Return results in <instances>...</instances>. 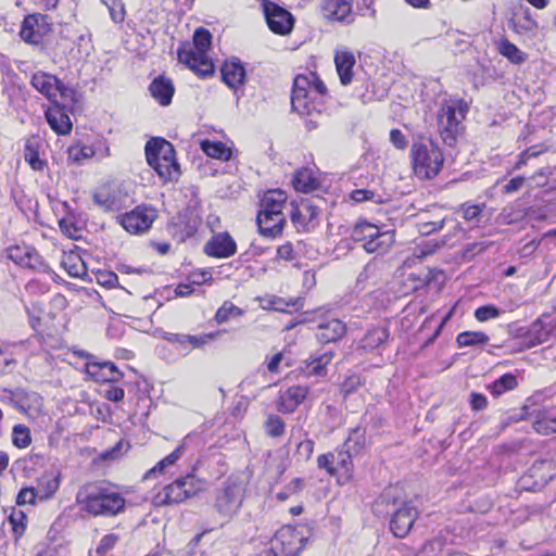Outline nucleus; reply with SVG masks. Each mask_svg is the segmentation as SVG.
<instances>
[{"mask_svg": "<svg viewBox=\"0 0 556 556\" xmlns=\"http://www.w3.org/2000/svg\"><path fill=\"white\" fill-rule=\"evenodd\" d=\"M80 510L94 517H115L125 510V497L112 488L90 483L81 486L76 494Z\"/></svg>", "mask_w": 556, "mask_h": 556, "instance_id": "f257e3e1", "label": "nucleus"}, {"mask_svg": "<svg viewBox=\"0 0 556 556\" xmlns=\"http://www.w3.org/2000/svg\"><path fill=\"white\" fill-rule=\"evenodd\" d=\"M326 96L327 88L315 73L300 74L294 78L291 104L298 113L320 112Z\"/></svg>", "mask_w": 556, "mask_h": 556, "instance_id": "f03ea898", "label": "nucleus"}, {"mask_svg": "<svg viewBox=\"0 0 556 556\" xmlns=\"http://www.w3.org/2000/svg\"><path fill=\"white\" fill-rule=\"evenodd\" d=\"M212 35L205 28H198L193 35V42H184L178 49V60L201 77L214 73V64L208 56Z\"/></svg>", "mask_w": 556, "mask_h": 556, "instance_id": "7ed1b4c3", "label": "nucleus"}, {"mask_svg": "<svg viewBox=\"0 0 556 556\" xmlns=\"http://www.w3.org/2000/svg\"><path fill=\"white\" fill-rule=\"evenodd\" d=\"M410 159L415 175L421 179H431L442 169L444 155L441 149L430 139L420 137L414 140Z\"/></svg>", "mask_w": 556, "mask_h": 556, "instance_id": "20e7f679", "label": "nucleus"}, {"mask_svg": "<svg viewBox=\"0 0 556 556\" xmlns=\"http://www.w3.org/2000/svg\"><path fill=\"white\" fill-rule=\"evenodd\" d=\"M247 481L241 476H229L223 484L216 489L213 507L226 521L235 517L244 501Z\"/></svg>", "mask_w": 556, "mask_h": 556, "instance_id": "39448f33", "label": "nucleus"}, {"mask_svg": "<svg viewBox=\"0 0 556 556\" xmlns=\"http://www.w3.org/2000/svg\"><path fill=\"white\" fill-rule=\"evenodd\" d=\"M148 164L164 181L174 180L179 175V165L175 157V150L170 142L162 138H153L146 144Z\"/></svg>", "mask_w": 556, "mask_h": 556, "instance_id": "423d86ee", "label": "nucleus"}, {"mask_svg": "<svg viewBox=\"0 0 556 556\" xmlns=\"http://www.w3.org/2000/svg\"><path fill=\"white\" fill-rule=\"evenodd\" d=\"M206 488V481L187 475L176 479L174 482L163 486L153 497L155 506H168L182 503L187 498L193 497L203 492Z\"/></svg>", "mask_w": 556, "mask_h": 556, "instance_id": "0eeeda50", "label": "nucleus"}, {"mask_svg": "<svg viewBox=\"0 0 556 556\" xmlns=\"http://www.w3.org/2000/svg\"><path fill=\"white\" fill-rule=\"evenodd\" d=\"M467 112L460 100H450L442 104L438 114V127L443 141L452 146L462 129V122Z\"/></svg>", "mask_w": 556, "mask_h": 556, "instance_id": "6e6552de", "label": "nucleus"}, {"mask_svg": "<svg viewBox=\"0 0 556 556\" xmlns=\"http://www.w3.org/2000/svg\"><path fill=\"white\" fill-rule=\"evenodd\" d=\"M307 535L304 528L281 527L270 541L275 556H296L305 546Z\"/></svg>", "mask_w": 556, "mask_h": 556, "instance_id": "1a4fd4ad", "label": "nucleus"}, {"mask_svg": "<svg viewBox=\"0 0 556 556\" xmlns=\"http://www.w3.org/2000/svg\"><path fill=\"white\" fill-rule=\"evenodd\" d=\"M30 85L51 104L58 102V97L64 101L73 100L75 91L66 87L55 75L38 71L33 74Z\"/></svg>", "mask_w": 556, "mask_h": 556, "instance_id": "9d476101", "label": "nucleus"}, {"mask_svg": "<svg viewBox=\"0 0 556 556\" xmlns=\"http://www.w3.org/2000/svg\"><path fill=\"white\" fill-rule=\"evenodd\" d=\"M156 216L157 214L154 208L141 205L122 215L119 224L127 232L138 235L150 229Z\"/></svg>", "mask_w": 556, "mask_h": 556, "instance_id": "9b49d317", "label": "nucleus"}, {"mask_svg": "<svg viewBox=\"0 0 556 556\" xmlns=\"http://www.w3.org/2000/svg\"><path fill=\"white\" fill-rule=\"evenodd\" d=\"M263 10L271 31L279 35H286L291 31L293 17L287 10L268 1L263 3Z\"/></svg>", "mask_w": 556, "mask_h": 556, "instance_id": "f8f14e48", "label": "nucleus"}, {"mask_svg": "<svg viewBox=\"0 0 556 556\" xmlns=\"http://www.w3.org/2000/svg\"><path fill=\"white\" fill-rule=\"evenodd\" d=\"M45 116L50 128L60 136L71 134L73 124L65 103L59 101L50 104L45 110Z\"/></svg>", "mask_w": 556, "mask_h": 556, "instance_id": "ddd939ff", "label": "nucleus"}, {"mask_svg": "<svg viewBox=\"0 0 556 556\" xmlns=\"http://www.w3.org/2000/svg\"><path fill=\"white\" fill-rule=\"evenodd\" d=\"M418 517V510L412 503H403L390 521V529L396 538H404L410 531Z\"/></svg>", "mask_w": 556, "mask_h": 556, "instance_id": "4468645a", "label": "nucleus"}, {"mask_svg": "<svg viewBox=\"0 0 556 556\" xmlns=\"http://www.w3.org/2000/svg\"><path fill=\"white\" fill-rule=\"evenodd\" d=\"M237 252V243L228 232H218L204 244V253L216 258H227Z\"/></svg>", "mask_w": 556, "mask_h": 556, "instance_id": "2eb2a0df", "label": "nucleus"}, {"mask_svg": "<svg viewBox=\"0 0 556 556\" xmlns=\"http://www.w3.org/2000/svg\"><path fill=\"white\" fill-rule=\"evenodd\" d=\"M309 393L305 386H292L281 391L277 401V409L282 414L293 413L304 402Z\"/></svg>", "mask_w": 556, "mask_h": 556, "instance_id": "dca6fc26", "label": "nucleus"}, {"mask_svg": "<svg viewBox=\"0 0 556 556\" xmlns=\"http://www.w3.org/2000/svg\"><path fill=\"white\" fill-rule=\"evenodd\" d=\"M219 332L203 333L199 336L184 334V333H169L166 340L175 344L178 349L189 352L193 349H201L214 341Z\"/></svg>", "mask_w": 556, "mask_h": 556, "instance_id": "f3484780", "label": "nucleus"}, {"mask_svg": "<svg viewBox=\"0 0 556 556\" xmlns=\"http://www.w3.org/2000/svg\"><path fill=\"white\" fill-rule=\"evenodd\" d=\"M91 356L87 355L86 372L96 381L115 382L122 379L123 374L115 364L111 362H91Z\"/></svg>", "mask_w": 556, "mask_h": 556, "instance_id": "a211bd4d", "label": "nucleus"}, {"mask_svg": "<svg viewBox=\"0 0 556 556\" xmlns=\"http://www.w3.org/2000/svg\"><path fill=\"white\" fill-rule=\"evenodd\" d=\"M345 332V324L340 319L332 318L318 324L316 338L321 343H331L340 340Z\"/></svg>", "mask_w": 556, "mask_h": 556, "instance_id": "6ab92c4d", "label": "nucleus"}, {"mask_svg": "<svg viewBox=\"0 0 556 556\" xmlns=\"http://www.w3.org/2000/svg\"><path fill=\"white\" fill-rule=\"evenodd\" d=\"M256 220L261 235L268 238L280 236L286 225L285 214H257Z\"/></svg>", "mask_w": 556, "mask_h": 556, "instance_id": "aec40b11", "label": "nucleus"}, {"mask_svg": "<svg viewBox=\"0 0 556 556\" xmlns=\"http://www.w3.org/2000/svg\"><path fill=\"white\" fill-rule=\"evenodd\" d=\"M224 83L231 89H238L244 84L245 70L239 60L226 61L222 66Z\"/></svg>", "mask_w": 556, "mask_h": 556, "instance_id": "412c9836", "label": "nucleus"}, {"mask_svg": "<svg viewBox=\"0 0 556 556\" xmlns=\"http://www.w3.org/2000/svg\"><path fill=\"white\" fill-rule=\"evenodd\" d=\"M287 203V194L282 190H268L262 201L258 214H283L282 210Z\"/></svg>", "mask_w": 556, "mask_h": 556, "instance_id": "4be33fe9", "label": "nucleus"}, {"mask_svg": "<svg viewBox=\"0 0 556 556\" xmlns=\"http://www.w3.org/2000/svg\"><path fill=\"white\" fill-rule=\"evenodd\" d=\"M355 62V56L351 51L344 49L336 52L334 63L342 85H349L352 81Z\"/></svg>", "mask_w": 556, "mask_h": 556, "instance_id": "5701e85b", "label": "nucleus"}, {"mask_svg": "<svg viewBox=\"0 0 556 556\" xmlns=\"http://www.w3.org/2000/svg\"><path fill=\"white\" fill-rule=\"evenodd\" d=\"M93 202L103 211H118L122 206L121 192L109 187L98 189L92 195Z\"/></svg>", "mask_w": 556, "mask_h": 556, "instance_id": "b1692460", "label": "nucleus"}, {"mask_svg": "<svg viewBox=\"0 0 556 556\" xmlns=\"http://www.w3.org/2000/svg\"><path fill=\"white\" fill-rule=\"evenodd\" d=\"M332 358L333 352L331 351L312 355L303 363L301 371L307 377L324 376L326 374V367L331 363Z\"/></svg>", "mask_w": 556, "mask_h": 556, "instance_id": "393cba45", "label": "nucleus"}, {"mask_svg": "<svg viewBox=\"0 0 556 556\" xmlns=\"http://www.w3.org/2000/svg\"><path fill=\"white\" fill-rule=\"evenodd\" d=\"M149 90L151 96L163 106H166L172 102V98L175 92L172 80L164 76L154 78Z\"/></svg>", "mask_w": 556, "mask_h": 556, "instance_id": "a878e982", "label": "nucleus"}, {"mask_svg": "<svg viewBox=\"0 0 556 556\" xmlns=\"http://www.w3.org/2000/svg\"><path fill=\"white\" fill-rule=\"evenodd\" d=\"M318 210L307 200H302L291 212V222L298 228L308 227L317 217Z\"/></svg>", "mask_w": 556, "mask_h": 556, "instance_id": "bb28decb", "label": "nucleus"}, {"mask_svg": "<svg viewBox=\"0 0 556 556\" xmlns=\"http://www.w3.org/2000/svg\"><path fill=\"white\" fill-rule=\"evenodd\" d=\"M48 17L41 13H34L27 15L22 24L20 31L21 38L28 43H38L42 34L36 28L38 21L46 22Z\"/></svg>", "mask_w": 556, "mask_h": 556, "instance_id": "cd10ccee", "label": "nucleus"}, {"mask_svg": "<svg viewBox=\"0 0 556 556\" xmlns=\"http://www.w3.org/2000/svg\"><path fill=\"white\" fill-rule=\"evenodd\" d=\"M60 488L59 472H45L37 481V492L40 501L51 498Z\"/></svg>", "mask_w": 556, "mask_h": 556, "instance_id": "c85d7f7f", "label": "nucleus"}, {"mask_svg": "<svg viewBox=\"0 0 556 556\" xmlns=\"http://www.w3.org/2000/svg\"><path fill=\"white\" fill-rule=\"evenodd\" d=\"M292 185L296 191L308 193L319 187L318 179L309 168H301L294 173Z\"/></svg>", "mask_w": 556, "mask_h": 556, "instance_id": "c756f323", "label": "nucleus"}, {"mask_svg": "<svg viewBox=\"0 0 556 556\" xmlns=\"http://www.w3.org/2000/svg\"><path fill=\"white\" fill-rule=\"evenodd\" d=\"M389 338V331L386 327L378 326L367 330L361 341V346L364 350L372 351L383 344Z\"/></svg>", "mask_w": 556, "mask_h": 556, "instance_id": "7c9ffc66", "label": "nucleus"}, {"mask_svg": "<svg viewBox=\"0 0 556 556\" xmlns=\"http://www.w3.org/2000/svg\"><path fill=\"white\" fill-rule=\"evenodd\" d=\"M394 241L395 235L392 230L381 231L378 229L377 237L371 242H367L365 250L368 253L383 254L393 245Z\"/></svg>", "mask_w": 556, "mask_h": 556, "instance_id": "2f4dec72", "label": "nucleus"}, {"mask_svg": "<svg viewBox=\"0 0 556 556\" xmlns=\"http://www.w3.org/2000/svg\"><path fill=\"white\" fill-rule=\"evenodd\" d=\"M8 256L16 264L24 267H34L38 262V254L34 249L13 247L8 250Z\"/></svg>", "mask_w": 556, "mask_h": 556, "instance_id": "473e14b6", "label": "nucleus"}, {"mask_svg": "<svg viewBox=\"0 0 556 556\" xmlns=\"http://www.w3.org/2000/svg\"><path fill=\"white\" fill-rule=\"evenodd\" d=\"M378 227L367 222L358 223L352 229V238L354 241L362 242L363 248L367 245V242H371L378 235Z\"/></svg>", "mask_w": 556, "mask_h": 556, "instance_id": "72a5a7b5", "label": "nucleus"}, {"mask_svg": "<svg viewBox=\"0 0 556 556\" xmlns=\"http://www.w3.org/2000/svg\"><path fill=\"white\" fill-rule=\"evenodd\" d=\"M533 429L542 435H549L556 432V416L546 410L539 412L533 421Z\"/></svg>", "mask_w": 556, "mask_h": 556, "instance_id": "f704fd0d", "label": "nucleus"}, {"mask_svg": "<svg viewBox=\"0 0 556 556\" xmlns=\"http://www.w3.org/2000/svg\"><path fill=\"white\" fill-rule=\"evenodd\" d=\"M202 151L210 157L228 161L231 157V151L220 141L203 140L201 142Z\"/></svg>", "mask_w": 556, "mask_h": 556, "instance_id": "c9c22d12", "label": "nucleus"}, {"mask_svg": "<svg viewBox=\"0 0 556 556\" xmlns=\"http://www.w3.org/2000/svg\"><path fill=\"white\" fill-rule=\"evenodd\" d=\"M38 148L36 140H27L24 149V159L34 170L41 172L47 166V162L40 159Z\"/></svg>", "mask_w": 556, "mask_h": 556, "instance_id": "e433bc0d", "label": "nucleus"}, {"mask_svg": "<svg viewBox=\"0 0 556 556\" xmlns=\"http://www.w3.org/2000/svg\"><path fill=\"white\" fill-rule=\"evenodd\" d=\"M551 329H548L541 319H536L529 329L528 346H536L545 343L549 339Z\"/></svg>", "mask_w": 556, "mask_h": 556, "instance_id": "4c0bfd02", "label": "nucleus"}, {"mask_svg": "<svg viewBox=\"0 0 556 556\" xmlns=\"http://www.w3.org/2000/svg\"><path fill=\"white\" fill-rule=\"evenodd\" d=\"M517 378L513 374H505L496 379L490 387L489 390L494 396H501L507 391H511L517 388Z\"/></svg>", "mask_w": 556, "mask_h": 556, "instance_id": "58836bf2", "label": "nucleus"}, {"mask_svg": "<svg viewBox=\"0 0 556 556\" xmlns=\"http://www.w3.org/2000/svg\"><path fill=\"white\" fill-rule=\"evenodd\" d=\"M336 454V462L334 464L337 465V471L338 470H343V477L342 479L344 480L343 482H348L352 479V454L353 451H350L349 448L345 447L344 451H338L334 453Z\"/></svg>", "mask_w": 556, "mask_h": 556, "instance_id": "ea45409f", "label": "nucleus"}, {"mask_svg": "<svg viewBox=\"0 0 556 556\" xmlns=\"http://www.w3.org/2000/svg\"><path fill=\"white\" fill-rule=\"evenodd\" d=\"M456 342L460 348L475 345L481 346L489 342V337L481 331H464L457 336Z\"/></svg>", "mask_w": 556, "mask_h": 556, "instance_id": "a19ab883", "label": "nucleus"}, {"mask_svg": "<svg viewBox=\"0 0 556 556\" xmlns=\"http://www.w3.org/2000/svg\"><path fill=\"white\" fill-rule=\"evenodd\" d=\"M64 268L72 277H83L87 274L86 266L79 255L71 253L62 261Z\"/></svg>", "mask_w": 556, "mask_h": 556, "instance_id": "79ce46f5", "label": "nucleus"}, {"mask_svg": "<svg viewBox=\"0 0 556 556\" xmlns=\"http://www.w3.org/2000/svg\"><path fill=\"white\" fill-rule=\"evenodd\" d=\"M498 49L502 55L515 64H521L526 61V54L508 40L501 41Z\"/></svg>", "mask_w": 556, "mask_h": 556, "instance_id": "37998d69", "label": "nucleus"}, {"mask_svg": "<svg viewBox=\"0 0 556 556\" xmlns=\"http://www.w3.org/2000/svg\"><path fill=\"white\" fill-rule=\"evenodd\" d=\"M243 315V311L236 306L233 303L226 301L224 304L217 309L215 314V320L218 324L227 323L229 319L237 318Z\"/></svg>", "mask_w": 556, "mask_h": 556, "instance_id": "c03bdc74", "label": "nucleus"}, {"mask_svg": "<svg viewBox=\"0 0 556 556\" xmlns=\"http://www.w3.org/2000/svg\"><path fill=\"white\" fill-rule=\"evenodd\" d=\"M12 443L17 448H26L31 443L30 430L25 425H16L12 431Z\"/></svg>", "mask_w": 556, "mask_h": 556, "instance_id": "a18cd8bd", "label": "nucleus"}, {"mask_svg": "<svg viewBox=\"0 0 556 556\" xmlns=\"http://www.w3.org/2000/svg\"><path fill=\"white\" fill-rule=\"evenodd\" d=\"M26 515L22 510H13L9 516L15 540H18L26 529Z\"/></svg>", "mask_w": 556, "mask_h": 556, "instance_id": "49530a36", "label": "nucleus"}, {"mask_svg": "<svg viewBox=\"0 0 556 556\" xmlns=\"http://www.w3.org/2000/svg\"><path fill=\"white\" fill-rule=\"evenodd\" d=\"M365 445V433L359 428H355L348 437L344 446L354 454H357Z\"/></svg>", "mask_w": 556, "mask_h": 556, "instance_id": "de8ad7c7", "label": "nucleus"}, {"mask_svg": "<svg viewBox=\"0 0 556 556\" xmlns=\"http://www.w3.org/2000/svg\"><path fill=\"white\" fill-rule=\"evenodd\" d=\"M445 243V240L439 241L435 239L424 241L421 244L416 247L414 255L418 258L426 257L428 255L433 254L438 249H440Z\"/></svg>", "mask_w": 556, "mask_h": 556, "instance_id": "09e8293b", "label": "nucleus"}, {"mask_svg": "<svg viewBox=\"0 0 556 556\" xmlns=\"http://www.w3.org/2000/svg\"><path fill=\"white\" fill-rule=\"evenodd\" d=\"M286 425L283 420L277 415L268 416L265 422L266 433L270 437H280L285 432Z\"/></svg>", "mask_w": 556, "mask_h": 556, "instance_id": "8fccbe9b", "label": "nucleus"}, {"mask_svg": "<svg viewBox=\"0 0 556 556\" xmlns=\"http://www.w3.org/2000/svg\"><path fill=\"white\" fill-rule=\"evenodd\" d=\"M547 150V148L545 147H539V146H532L530 148H528L527 150H525L520 155H519V160L518 162L516 163V165L514 166V170H518L520 169L522 166H525L527 164V162L532 159V157H536L539 155H541L543 152H545Z\"/></svg>", "mask_w": 556, "mask_h": 556, "instance_id": "3c124183", "label": "nucleus"}, {"mask_svg": "<svg viewBox=\"0 0 556 556\" xmlns=\"http://www.w3.org/2000/svg\"><path fill=\"white\" fill-rule=\"evenodd\" d=\"M94 154L91 147H71L68 149V159L73 162H80L81 160L90 159Z\"/></svg>", "mask_w": 556, "mask_h": 556, "instance_id": "603ef678", "label": "nucleus"}, {"mask_svg": "<svg viewBox=\"0 0 556 556\" xmlns=\"http://www.w3.org/2000/svg\"><path fill=\"white\" fill-rule=\"evenodd\" d=\"M351 4L346 1L338 0L334 4V9L330 10L329 16L336 21H344L351 13Z\"/></svg>", "mask_w": 556, "mask_h": 556, "instance_id": "864d4df0", "label": "nucleus"}, {"mask_svg": "<svg viewBox=\"0 0 556 556\" xmlns=\"http://www.w3.org/2000/svg\"><path fill=\"white\" fill-rule=\"evenodd\" d=\"M500 315V309L494 305L480 306L475 312V317L479 321H486L489 319L497 318Z\"/></svg>", "mask_w": 556, "mask_h": 556, "instance_id": "5fc2aeb1", "label": "nucleus"}, {"mask_svg": "<svg viewBox=\"0 0 556 556\" xmlns=\"http://www.w3.org/2000/svg\"><path fill=\"white\" fill-rule=\"evenodd\" d=\"M36 498H39V494L36 488H24L22 489L16 497L17 505L35 504Z\"/></svg>", "mask_w": 556, "mask_h": 556, "instance_id": "6e6d98bb", "label": "nucleus"}, {"mask_svg": "<svg viewBox=\"0 0 556 556\" xmlns=\"http://www.w3.org/2000/svg\"><path fill=\"white\" fill-rule=\"evenodd\" d=\"M59 227L63 235L70 239H77L79 237V229L71 218L60 219Z\"/></svg>", "mask_w": 556, "mask_h": 556, "instance_id": "4d7b16f0", "label": "nucleus"}, {"mask_svg": "<svg viewBox=\"0 0 556 556\" xmlns=\"http://www.w3.org/2000/svg\"><path fill=\"white\" fill-rule=\"evenodd\" d=\"M336 454L328 453L318 456L317 464L319 468L326 469L328 473L334 475L337 472V468L334 467Z\"/></svg>", "mask_w": 556, "mask_h": 556, "instance_id": "13d9d810", "label": "nucleus"}, {"mask_svg": "<svg viewBox=\"0 0 556 556\" xmlns=\"http://www.w3.org/2000/svg\"><path fill=\"white\" fill-rule=\"evenodd\" d=\"M551 174L549 167L541 168L531 176L530 180L533 181L534 187H544L547 185Z\"/></svg>", "mask_w": 556, "mask_h": 556, "instance_id": "bf43d9fd", "label": "nucleus"}, {"mask_svg": "<svg viewBox=\"0 0 556 556\" xmlns=\"http://www.w3.org/2000/svg\"><path fill=\"white\" fill-rule=\"evenodd\" d=\"M375 197V192L367 189H357L352 191L350 194L351 200L356 203H362L365 201H376Z\"/></svg>", "mask_w": 556, "mask_h": 556, "instance_id": "052dcab7", "label": "nucleus"}, {"mask_svg": "<svg viewBox=\"0 0 556 556\" xmlns=\"http://www.w3.org/2000/svg\"><path fill=\"white\" fill-rule=\"evenodd\" d=\"M118 540H119V536L114 533L104 535L100 541V544L98 546V552L105 553L108 551H111L116 545Z\"/></svg>", "mask_w": 556, "mask_h": 556, "instance_id": "680f3d73", "label": "nucleus"}, {"mask_svg": "<svg viewBox=\"0 0 556 556\" xmlns=\"http://www.w3.org/2000/svg\"><path fill=\"white\" fill-rule=\"evenodd\" d=\"M447 222L446 218H443L439 222H429V223H422L419 225V232L424 236H428L437 230H440L443 228V225Z\"/></svg>", "mask_w": 556, "mask_h": 556, "instance_id": "e2e57ef3", "label": "nucleus"}, {"mask_svg": "<svg viewBox=\"0 0 556 556\" xmlns=\"http://www.w3.org/2000/svg\"><path fill=\"white\" fill-rule=\"evenodd\" d=\"M390 141L396 149H400V150H404L407 147L406 137L400 129L391 130Z\"/></svg>", "mask_w": 556, "mask_h": 556, "instance_id": "0e129e2a", "label": "nucleus"}, {"mask_svg": "<svg viewBox=\"0 0 556 556\" xmlns=\"http://www.w3.org/2000/svg\"><path fill=\"white\" fill-rule=\"evenodd\" d=\"M277 257L283 261L294 260L293 245L290 242H286L277 249Z\"/></svg>", "mask_w": 556, "mask_h": 556, "instance_id": "69168bd1", "label": "nucleus"}, {"mask_svg": "<svg viewBox=\"0 0 556 556\" xmlns=\"http://www.w3.org/2000/svg\"><path fill=\"white\" fill-rule=\"evenodd\" d=\"M525 181L526 178L523 176L514 177L503 187V192L511 193L518 191L519 189H521Z\"/></svg>", "mask_w": 556, "mask_h": 556, "instance_id": "338daca9", "label": "nucleus"}, {"mask_svg": "<svg viewBox=\"0 0 556 556\" xmlns=\"http://www.w3.org/2000/svg\"><path fill=\"white\" fill-rule=\"evenodd\" d=\"M481 212L482 208L479 205L471 204L463 206V217L468 222L476 219Z\"/></svg>", "mask_w": 556, "mask_h": 556, "instance_id": "774afa93", "label": "nucleus"}]
</instances>
